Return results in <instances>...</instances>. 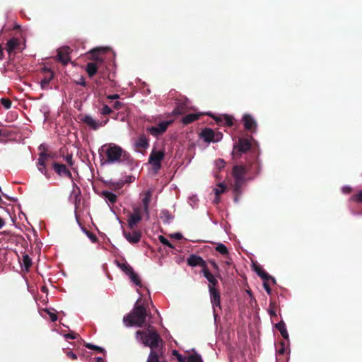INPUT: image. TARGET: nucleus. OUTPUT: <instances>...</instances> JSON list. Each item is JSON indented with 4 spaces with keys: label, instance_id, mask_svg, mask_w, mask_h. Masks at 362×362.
I'll list each match as a JSON object with an SVG mask.
<instances>
[{
    "label": "nucleus",
    "instance_id": "1",
    "mask_svg": "<svg viewBox=\"0 0 362 362\" xmlns=\"http://www.w3.org/2000/svg\"><path fill=\"white\" fill-rule=\"evenodd\" d=\"M100 153H104L107 163H123L132 166L134 163L130 153L115 143L104 144L100 149Z\"/></svg>",
    "mask_w": 362,
    "mask_h": 362
},
{
    "label": "nucleus",
    "instance_id": "2",
    "mask_svg": "<svg viewBox=\"0 0 362 362\" xmlns=\"http://www.w3.org/2000/svg\"><path fill=\"white\" fill-rule=\"evenodd\" d=\"M147 311L143 305L139 303V300L135 303L132 310L123 318V322L127 327L137 326L142 327L146 322Z\"/></svg>",
    "mask_w": 362,
    "mask_h": 362
},
{
    "label": "nucleus",
    "instance_id": "3",
    "mask_svg": "<svg viewBox=\"0 0 362 362\" xmlns=\"http://www.w3.org/2000/svg\"><path fill=\"white\" fill-rule=\"evenodd\" d=\"M251 140H253L252 136H250V139L248 138L241 137L234 143L232 151L233 159H240L242 158L243 154L247 156L246 158H250L251 157V153L253 151H257L259 152V148L253 146Z\"/></svg>",
    "mask_w": 362,
    "mask_h": 362
},
{
    "label": "nucleus",
    "instance_id": "4",
    "mask_svg": "<svg viewBox=\"0 0 362 362\" xmlns=\"http://www.w3.org/2000/svg\"><path fill=\"white\" fill-rule=\"evenodd\" d=\"M136 337L140 339L144 346L150 347L151 350L160 349L159 342H161L162 339L153 328L148 327L146 330L136 331Z\"/></svg>",
    "mask_w": 362,
    "mask_h": 362
},
{
    "label": "nucleus",
    "instance_id": "5",
    "mask_svg": "<svg viewBox=\"0 0 362 362\" xmlns=\"http://www.w3.org/2000/svg\"><path fill=\"white\" fill-rule=\"evenodd\" d=\"M259 152L253 151L251 153V157L245 158V166L247 167V173L252 177L259 175L261 170V164L259 160Z\"/></svg>",
    "mask_w": 362,
    "mask_h": 362
},
{
    "label": "nucleus",
    "instance_id": "6",
    "mask_svg": "<svg viewBox=\"0 0 362 362\" xmlns=\"http://www.w3.org/2000/svg\"><path fill=\"white\" fill-rule=\"evenodd\" d=\"M199 137L202 138L205 142H218L223 138V134L220 132H214L211 128H204L199 134Z\"/></svg>",
    "mask_w": 362,
    "mask_h": 362
},
{
    "label": "nucleus",
    "instance_id": "7",
    "mask_svg": "<svg viewBox=\"0 0 362 362\" xmlns=\"http://www.w3.org/2000/svg\"><path fill=\"white\" fill-rule=\"evenodd\" d=\"M165 157L164 151H156L153 149L148 157V163H150L154 170L157 171L161 168V161Z\"/></svg>",
    "mask_w": 362,
    "mask_h": 362
},
{
    "label": "nucleus",
    "instance_id": "8",
    "mask_svg": "<svg viewBox=\"0 0 362 362\" xmlns=\"http://www.w3.org/2000/svg\"><path fill=\"white\" fill-rule=\"evenodd\" d=\"M40 73L42 78L40 81V87L42 90H47L49 88V83L55 76V74L47 66H43L40 69Z\"/></svg>",
    "mask_w": 362,
    "mask_h": 362
},
{
    "label": "nucleus",
    "instance_id": "9",
    "mask_svg": "<svg viewBox=\"0 0 362 362\" xmlns=\"http://www.w3.org/2000/svg\"><path fill=\"white\" fill-rule=\"evenodd\" d=\"M169 124L170 122H161L156 127L152 126L147 127L146 131L154 136H158L159 135L163 134L167 130Z\"/></svg>",
    "mask_w": 362,
    "mask_h": 362
},
{
    "label": "nucleus",
    "instance_id": "10",
    "mask_svg": "<svg viewBox=\"0 0 362 362\" xmlns=\"http://www.w3.org/2000/svg\"><path fill=\"white\" fill-rule=\"evenodd\" d=\"M52 168L59 176L66 177L69 179H72V174L71 171L67 168L66 165L57 162H54L52 163Z\"/></svg>",
    "mask_w": 362,
    "mask_h": 362
},
{
    "label": "nucleus",
    "instance_id": "11",
    "mask_svg": "<svg viewBox=\"0 0 362 362\" xmlns=\"http://www.w3.org/2000/svg\"><path fill=\"white\" fill-rule=\"evenodd\" d=\"M71 49L69 47H63L57 50V61L64 65H66L71 60L69 54Z\"/></svg>",
    "mask_w": 362,
    "mask_h": 362
},
{
    "label": "nucleus",
    "instance_id": "12",
    "mask_svg": "<svg viewBox=\"0 0 362 362\" xmlns=\"http://www.w3.org/2000/svg\"><path fill=\"white\" fill-rule=\"evenodd\" d=\"M132 231L129 232L123 230V235L126 240L131 244L138 243L141 240V232L139 230L131 229Z\"/></svg>",
    "mask_w": 362,
    "mask_h": 362
},
{
    "label": "nucleus",
    "instance_id": "13",
    "mask_svg": "<svg viewBox=\"0 0 362 362\" xmlns=\"http://www.w3.org/2000/svg\"><path fill=\"white\" fill-rule=\"evenodd\" d=\"M81 121L92 129L97 130L100 127L104 126L108 122V119H107L104 122H103L100 121H96L90 115H87L83 117Z\"/></svg>",
    "mask_w": 362,
    "mask_h": 362
},
{
    "label": "nucleus",
    "instance_id": "14",
    "mask_svg": "<svg viewBox=\"0 0 362 362\" xmlns=\"http://www.w3.org/2000/svg\"><path fill=\"white\" fill-rule=\"evenodd\" d=\"M243 122L245 129L255 132L257 131V122L250 114H245L243 117Z\"/></svg>",
    "mask_w": 362,
    "mask_h": 362
},
{
    "label": "nucleus",
    "instance_id": "15",
    "mask_svg": "<svg viewBox=\"0 0 362 362\" xmlns=\"http://www.w3.org/2000/svg\"><path fill=\"white\" fill-rule=\"evenodd\" d=\"M209 291L211 297V303L214 308L218 307L221 308V295L219 291L213 286H209ZM215 310V308H214Z\"/></svg>",
    "mask_w": 362,
    "mask_h": 362
},
{
    "label": "nucleus",
    "instance_id": "16",
    "mask_svg": "<svg viewBox=\"0 0 362 362\" xmlns=\"http://www.w3.org/2000/svg\"><path fill=\"white\" fill-rule=\"evenodd\" d=\"M248 174L247 167L244 165H235L233 166L232 170V175L234 179H242L245 180V175Z\"/></svg>",
    "mask_w": 362,
    "mask_h": 362
},
{
    "label": "nucleus",
    "instance_id": "17",
    "mask_svg": "<svg viewBox=\"0 0 362 362\" xmlns=\"http://www.w3.org/2000/svg\"><path fill=\"white\" fill-rule=\"evenodd\" d=\"M187 264L191 267L200 266L202 269H204L206 267V262L200 256L196 255H191L187 259Z\"/></svg>",
    "mask_w": 362,
    "mask_h": 362
},
{
    "label": "nucleus",
    "instance_id": "18",
    "mask_svg": "<svg viewBox=\"0 0 362 362\" xmlns=\"http://www.w3.org/2000/svg\"><path fill=\"white\" fill-rule=\"evenodd\" d=\"M142 198L143 210L146 215L147 219L149 218V204L151 201L152 192L148 190L144 192Z\"/></svg>",
    "mask_w": 362,
    "mask_h": 362
},
{
    "label": "nucleus",
    "instance_id": "19",
    "mask_svg": "<svg viewBox=\"0 0 362 362\" xmlns=\"http://www.w3.org/2000/svg\"><path fill=\"white\" fill-rule=\"evenodd\" d=\"M46 157L47 156L45 155V152H42L39 154L37 168L41 173L48 178L49 177V175L46 168Z\"/></svg>",
    "mask_w": 362,
    "mask_h": 362
},
{
    "label": "nucleus",
    "instance_id": "20",
    "mask_svg": "<svg viewBox=\"0 0 362 362\" xmlns=\"http://www.w3.org/2000/svg\"><path fill=\"white\" fill-rule=\"evenodd\" d=\"M163 354V346L160 347L158 350H151L146 362H160Z\"/></svg>",
    "mask_w": 362,
    "mask_h": 362
},
{
    "label": "nucleus",
    "instance_id": "21",
    "mask_svg": "<svg viewBox=\"0 0 362 362\" xmlns=\"http://www.w3.org/2000/svg\"><path fill=\"white\" fill-rule=\"evenodd\" d=\"M135 146L138 148L147 149L149 147V140L145 134L140 135L135 141Z\"/></svg>",
    "mask_w": 362,
    "mask_h": 362
},
{
    "label": "nucleus",
    "instance_id": "22",
    "mask_svg": "<svg viewBox=\"0 0 362 362\" xmlns=\"http://www.w3.org/2000/svg\"><path fill=\"white\" fill-rule=\"evenodd\" d=\"M202 272L203 273L204 276L210 283L209 284V286H213L216 287L218 285V282L217 279H216L215 276L211 273V272L209 271V269H208L207 267L204 269H202Z\"/></svg>",
    "mask_w": 362,
    "mask_h": 362
},
{
    "label": "nucleus",
    "instance_id": "23",
    "mask_svg": "<svg viewBox=\"0 0 362 362\" xmlns=\"http://www.w3.org/2000/svg\"><path fill=\"white\" fill-rule=\"evenodd\" d=\"M142 219V215H136L130 214L127 220L128 227L129 229H134L136 225Z\"/></svg>",
    "mask_w": 362,
    "mask_h": 362
},
{
    "label": "nucleus",
    "instance_id": "24",
    "mask_svg": "<svg viewBox=\"0 0 362 362\" xmlns=\"http://www.w3.org/2000/svg\"><path fill=\"white\" fill-rule=\"evenodd\" d=\"M19 44H20V41L18 38L12 37L9 40H8V42H6V49L9 54H11L16 49L18 48Z\"/></svg>",
    "mask_w": 362,
    "mask_h": 362
},
{
    "label": "nucleus",
    "instance_id": "25",
    "mask_svg": "<svg viewBox=\"0 0 362 362\" xmlns=\"http://www.w3.org/2000/svg\"><path fill=\"white\" fill-rule=\"evenodd\" d=\"M200 116H201V114L190 113V114H188V115L184 116L182 118L181 121L184 124H189L194 122V121L198 120L199 119Z\"/></svg>",
    "mask_w": 362,
    "mask_h": 362
},
{
    "label": "nucleus",
    "instance_id": "26",
    "mask_svg": "<svg viewBox=\"0 0 362 362\" xmlns=\"http://www.w3.org/2000/svg\"><path fill=\"white\" fill-rule=\"evenodd\" d=\"M255 272L264 281L272 280L275 283V279L266 272L261 267H256Z\"/></svg>",
    "mask_w": 362,
    "mask_h": 362
},
{
    "label": "nucleus",
    "instance_id": "27",
    "mask_svg": "<svg viewBox=\"0 0 362 362\" xmlns=\"http://www.w3.org/2000/svg\"><path fill=\"white\" fill-rule=\"evenodd\" d=\"M100 64H95L93 62H89L87 64L86 67V71L88 76L92 78L98 71V67Z\"/></svg>",
    "mask_w": 362,
    "mask_h": 362
},
{
    "label": "nucleus",
    "instance_id": "28",
    "mask_svg": "<svg viewBox=\"0 0 362 362\" xmlns=\"http://www.w3.org/2000/svg\"><path fill=\"white\" fill-rule=\"evenodd\" d=\"M100 52V49L96 48L93 49L90 52V59L95 61V64H102L103 62V59L102 57L99 56V52Z\"/></svg>",
    "mask_w": 362,
    "mask_h": 362
},
{
    "label": "nucleus",
    "instance_id": "29",
    "mask_svg": "<svg viewBox=\"0 0 362 362\" xmlns=\"http://www.w3.org/2000/svg\"><path fill=\"white\" fill-rule=\"evenodd\" d=\"M102 195L105 198V199L110 202L111 204H114L117 199V197L115 194L109 192V191H103Z\"/></svg>",
    "mask_w": 362,
    "mask_h": 362
},
{
    "label": "nucleus",
    "instance_id": "30",
    "mask_svg": "<svg viewBox=\"0 0 362 362\" xmlns=\"http://www.w3.org/2000/svg\"><path fill=\"white\" fill-rule=\"evenodd\" d=\"M275 327L280 332L284 339H288V334L286 330V325L283 321L276 323Z\"/></svg>",
    "mask_w": 362,
    "mask_h": 362
},
{
    "label": "nucleus",
    "instance_id": "31",
    "mask_svg": "<svg viewBox=\"0 0 362 362\" xmlns=\"http://www.w3.org/2000/svg\"><path fill=\"white\" fill-rule=\"evenodd\" d=\"M245 180L242 179H234V183L233 185V190L236 196L241 193V187L244 184Z\"/></svg>",
    "mask_w": 362,
    "mask_h": 362
},
{
    "label": "nucleus",
    "instance_id": "32",
    "mask_svg": "<svg viewBox=\"0 0 362 362\" xmlns=\"http://www.w3.org/2000/svg\"><path fill=\"white\" fill-rule=\"evenodd\" d=\"M32 259L29 257V255L27 254L23 255L22 258V265L25 271H29L30 268L32 266Z\"/></svg>",
    "mask_w": 362,
    "mask_h": 362
},
{
    "label": "nucleus",
    "instance_id": "33",
    "mask_svg": "<svg viewBox=\"0 0 362 362\" xmlns=\"http://www.w3.org/2000/svg\"><path fill=\"white\" fill-rule=\"evenodd\" d=\"M127 275L129 276V279L132 282H134L136 286L141 287V282L139 275L134 272V269H132L129 273Z\"/></svg>",
    "mask_w": 362,
    "mask_h": 362
},
{
    "label": "nucleus",
    "instance_id": "34",
    "mask_svg": "<svg viewBox=\"0 0 362 362\" xmlns=\"http://www.w3.org/2000/svg\"><path fill=\"white\" fill-rule=\"evenodd\" d=\"M160 218L164 223H169L173 218V216L169 211L163 209L160 211Z\"/></svg>",
    "mask_w": 362,
    "mask_h": 362
},
{
    "label": "nucleus",
    "instance_id": "35",
    "mask_svg": "<svg viewBox=\"0 0 362 362\" xmlns=\"http://www.w3.org/2000/svg\"><path fill=\"white\" fill-rule=\"evenodd\" d=\"M226 189V186L223 183H219L218 185V187L214 189L215 194H216V202L218 203L219 202V195L223 193Z\"/></svg>",
    "mask_w": 362,
    "mask_h": 362
},
{
    "label": "nucleus",
    "instance_id": "36",
    "mask_svg": "<svg viewBox=\"0 0 362 362\" xmlns=\"http://www.w3.org/2000/svg\"><path fill=\"white\" fill-rule=\"evenodd\" d=\"M61 155L62 156L64 160L68 164L69 166L72 167L74 164L73 159V155L71 153H67L66 156L64 154L63 151H60Z\"/></svg>",
    "mask_w": 362,
    "mask_h": 362
},
{
    "label": "nucleus",
    "instance_id": "37",
    "mask_svg": "<svg viewBox=\"0 0 362 362\" xmlns=\"http://www.w3.org/2000/svg\"><path fill=\"white\" fill-rule=\"evenodd\" d=\"M117 266L126 274L129 273L133 269L132 267L130 266L127 262H117Z\"/></svg>",
    "mask_w": 362,
    "mask_h": 362
},
{
    "label": "nucleus",
    "instance_id": "38",
    "mask_svg": "<svg viewBox=\"0 0 362 362\" xmlns=\"http://www.w3.org/2000/svg\"><path fill=\"white\" fill-rule=\"evenodd\" d=\"M216 250L223 255H227L228 254V248L222 243H218L217 245Z\"/></svg>",
    "mask_w": 362,
    "mask_h": 362
},
{
    "label": "nucleus",
    "instance_id": "39",
    "mask_svg": "<svg viewBox=\"0 0 362 362\" xmlns=\"http://www.w3.org/2000/svg\"><path fill=\"white\" fill-rule=\"evenodd\" d=\"M223 122L226 126L232 127L233 125L234 118L232 116L228 115H223Z\"/></svg>",
    "mask_w": 362,
    "mask_h": 362
},
{
    "label": "nucleus",
    "instance_id": "40",
    "mask_svg": "<svg viewBox=\"0 0 362 362\" xmlns=\"http://www.w3.org/2000/svg\"><path fill=\"white\" fill-rule=\"evenodd\" d=\"M286 344L284 341H281L276 349V351L280 355H284L286 353Z\"/></svg>",
    "mask_w": 362,
    "mask_h": 362
},
{
    "label": "nucleus",
    "instance_id": "41",
    "mask_svg": "<svg viewBox=\"0 0 362 362\" xmlns=\"http://www.w3.org/2000/svg\"><path fill=\"white\" fill-rule=\"evenodd\" d=\"M85 346L88 349H91V350H95V351H98V352L100 353H105V351L103 348L100 347V346H96V345H94V344H90V343H86L85 344Z\"/></svg>",
    "mask_w": 362,
    "mask_h": 362
},
{
    "label": "nucleus",
    "instance_id": "42",
    "mask_svg": "<svg viewBox=\"0 0 362 362\" xmlns=\"http://www.w3.org/2000/svg\"><path fill=\"white\" fill-rule=\"evenodd\" d=\"M187 362H203L202 357L198 354H194L189 356Z\"/></svg>",
    "mask_w": 362,
    "mask_h": 362
},
{
    "label": "nucleus",
    "instance_id": "43",
    "mask_svg": "<svg viewBox=\"0 0 362 362\" xmlns=\"http://www.w3.org/2000/svg\"><path fill=\"white\" fill-rule=\"evenodd\" d=\"M158 240L163 245H166L171 249L175 248L174 245L173 244H171L170 243V241L166 238H165L163 235H159Z\"/></svg>",
    "mask_w": 362,
    "mask_h": 362
},
{
    "label": "nucleus",
    "instance_id": "44",
    "mask_svg": "<svg viewBox=\"0 0 362 362\" xmlns=\"http://www.w3.org/2000/svg\"><path fill=\"white\" fill-rule=\"evenodd\" d=\"M1 105L6 110H8L11 107L12 102L9 98H2L0 100Z\"/></svg>",
    "mask_w": 362,
    "mask_h": 362
},
{
    "label": "nucleus",
    "instance_id": "45",
    "mask_svg": "<svg viewBox=\"0 0 362 362\" xmlns=\"http://www.w3.org/2000/svg\"><path fill=\"white\" fill-rule=\"evenodd\" d=\"M351 199L354 202L362 203V190L358 192L357 194L353 195Z\"/></svg>",
    "mask_w": 362,
    "mask_h": 362
},
{
    "label": "nucleus",
    "instance_id": "46",
    "mask_svg": "<svg viewBox=\"0 0 362 362\" xmlns=\"http://www.w3.org/2000/svg\"><path fill=\"white\" fill-rule=\"evenodd\" d=\"M112 112V109L107 105H103L101 110L102 115H109Z\"/></svg>",
    "mask_w": 362,
    "mask_h": 362
},
{
    "label": "nucleus",
    "instance_id": "47",
    "mask_svg": "<svg viewBox=\"0 0 362 362\" xmlns=\"http://www.w3.org/2000/svg\"><path fill=\"white\" fill-rule=\"evenodd\" d=\"M45 311L48 314V315H49V318H50L52 322H55V321L57 320V315L56 313H52V312H51V311H49L48 310H46Z\"/></svg>",
    "mask_w": 362,
    "mask_h": 362
},
{
    "label": "nucleus",
    "instance_id": "48",
    "mask_svg": "<svg viewBox=\"0 0 362 362\" xmlns=\"http://www.w3.org/2000/svg\"><path fill=\"white\" fill-rule=\"evenodd\" d=\"M173 354L176 356L179 362H185V358L177 350H174Z\"/></svg>",
    "mask_w": 362,
    "mask_h": 362
},
{
    "label": "nucleus",
    "instance_id": "49",
    "mask_svg": "<svg viewBox=\"0 0 362 362\" xmlns=\"http://www.w3.org/2000/svg\"><path fill=\"white\" fill-rule=\"evenodd\" d=\"M80 190H78V192L74 195V204L76 209L78 208V205L80 204L81 198H80Z\"/></svg>",
    "mask_w": 362,
    "mask_h": 362
},
{
    "label": "nucleus",
    "instance_id": "50",
    "mask_svg": "<svg viewBox=\"0 0 362 362\" xmlns=\"http://www.w3.org/2000/svg\"><path fill=\"white\" fill-rule=\"evenodd\" d=\"M124 105H125L123 103H122L120 101H116V102L114 103L112 107H113L114 109L118 110H120L122 107H124Z\"/></svg>",
    "mask_w": 362,
    "mask_h": 362
},
{
    "label": "nucleus",
    "instance_id": "51",
    "mask_svg": "<svg viewBox=\"0 0 362 362\" xmlns=\"http://www.w3.org/2000/svg\"><path fill=\"white\" fill-rule=\"evenodd\" d=\"M75 83L78 85H81L83 87L88 86V84L86 83L85 78L83 76H81L78 81H76Z\"/></svg>",
    "mask_w": 362,
    "mask_h": 362
},
{
    "label": "nucleus",
    "instance_id": "52",
    "mask_svg": "<svg viewBox=\"0 0 362 362\" xmlns=\"http://www.w3.org/2000/svg\"><path fill=\"white\" fill-rule=\"evenodd\" d=\"M78 337V334H76V333H74V332H71V333H68V334H64V337H65L66 339H76Z\"/></svg>",
    "mask_w": 362,
    "mask_h": 362
},
{
    "label": "nucleus",
    "instance_id": "53",
    "mask_svg": "<svg viewBox=\"0 0 362 362\" xmlns=\"http://www.w3.org/2000/svg\"><path fill=\"white\" fill-rule=\"evenodd\" d=\"M225 161L222 159H218V160H216V166L219 168V169H221L223 168H224L225 166Z\"/></svg>",
    "mask_w": 362,
    "mask_h": 362
},
{
    "label": "nucleus",
    "instance_id": "54",
    "mask_svg": "<svg viewBox=\"0 0 362 362\" xmlns=\"http://www.w3.org/2000/svg\"><path fill=\"white\" fill-rule=\"evenodd\" d=\"M268 281H264V284H263V286H264V288L265 289V291H267V293H270L271 291H272V289H271V287L269 285V284L267 283Z\"/></svg>",
    "mask_w": 362,
    "mask_h": 362
},
{
    "label": "nucleus",
    "instance_id": "55",
    "mask_svg": "<svg viewBox=\"0 0 362 362\" xmlns=\"http://www.w3.org/2000/svg\"><path fill=\"white\" fill-rule=\"evenodd\" d=\"M66 356H67V357H69L71 360L77 359V356L74 353H73L72 351H67L66 352Z\"/></svg>",
    "mask_w": 362,
    "mask_h": 362
},
{
    "label": "nucleus",
    "instance_id": "56",
    "mask_svg": "<svg viewBox=\"0 0 362 362\" xmlns=\"http://www.w3.org/2000/svg\"><path fill=\"white\" fill-rule=\"evenodd\" d=\"M171 237L178 240H182L183 238V236L180 233H175L171 235Z\"/></svg>",
    "mask_w": 362,
    "mask_h": 362
},
{
    "label": "nucleus",
    "instance_id": "57",
    "mask_svg": "<svg viewBox=\"0 0 362 362\" xmlns=\"http://www.w3.org/2000/svg\"><path fill=\"white\" fill-rule=\"evenodd\" d=\"M132 214L141 215V207H134L133 209Z\"/></svg>",
    "mask_w": 362,
    "mask_h": 362
},
{
    "label": "nucleus",
    "instance_id": "58",
    "mask_svg": "<svg viewBox=\"0 0 362 362\" xmlns=\"http://www.w3.org/2000/svg\"><path fill=\"white\" fill-rule=\"evenodd\" d=\"M213 118L214 119V120L216 122V123L218 124H221L222 122H223V115H221L220 117H213Z\"/></svg>",
    "mask_w": 362,
    "mask_h": 362
},
{
    "label": "nucleus",
    "instance_id": "59",
    "mask_svg": "<svg viewBox=\"0 0 362 362\" xmlns=\"http://www.w3.org/2000/svg\"><path fill=\"white\" fill-rule=\"evenodd\" d=\"M107 98L109 99V100H117L118 98H119V95L118 94H113V95H108L107 96Z\"/></svg>",
    "mask_w": 362,
    "mask_h": 362
},
{
    "label": "nucleus",
    "instance_id": "60",
    "mask_svg": "<svg viewBox=\"0 0 362 362\" xmlns=\"http://www.w3.org/2000/svg\"><path fill=\"white\" fill-rule=\"evenodd\" d=\"M209 262L211 263V266L216 271H218V266L214 260H211Z\"/></svg>",
    "mask_w": 362,
    "mask_h": 362
},
{
    "label": "nucleus",
    "instance_id": "61",
    "mask_svg": "<svg viewBox=\"0 0 362 362\" xmlns=\"http://www.w3.org/2000/svg\"><path fill=\"white\" fill-rule=\"evenodd\" d=\"M351 189L349 187H343V192L344 193L349 194V193L351 192Z\"/></svg>",
    "mask_w": 362,
    "mask_h": 362
},
{
    "label": "nucleus",
    "instance_id": "62",
    "mask_svg": "<svg viewBox=\"0 0 362 362\" xmlns=\"http://www.w3.org/2000/svg\"><path fill=\"white\" fill-rule=\"evenodd\" d=\"M269 315H271V317H273V316H275V317H276V311H275V310H274V309L270 308V309L269 310Z\"/></svg>",
    "mask_w": 362,
    "mask_h": 362
},
{
    "label": "nucleus",
    "instance_id": "63",
    "mask_svg": "<svg viewBox=\"0 0 362 362\" xmlns=\"http://www.w3.org/2000/svg\"><path fill=\"white\" fill-rule=\"evenodd\" d=\"M45 155L47 156L46 157V161L47 160L48 158H54V153H47L45 152Z\"/></svg>",
    "mask_w": 362,
    "mask_h": 362
},
{
    "label": "nucleus",
    "instance_id": "64",
    "mask_svg": "<svg viewBox=\"0 0 362 362\" xmlns=\"http://www.w3.org/2000/svg\"><path fill=\"white\" fill-rule=\"evenodd\" d=\"M4 220L0 217V229H1L5 226Z\"/></svg>",
    "mask_w": 362,
    "mask_h": 362
}]
</instances>
